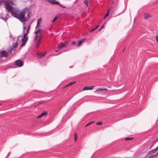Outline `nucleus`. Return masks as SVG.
I'll return each instance as SVG.
<instances>
[{"mask_svg":"<svg viewBox=\"0 0 158 158\" xmlns=\"http://www.w3.org/2000/svg\"><path fill=\"white\" fill-rule=\"evenodd\" d=\"M30 27V26L29 25L27 29V32L24 33L23 35V34H21L20 35L18 36L16 38L14 37H12V39L13 40H15V39H16L17 40H27L28 38L27 37H26V36H27Z\"/></svg>","mask_w":158,"mask_h":158,"instance_id":"nucleus-2","label":"nucleus"},{"mask_svg":"<svg viewBox=\"0 0 158 158\" xmlns=\"http://www.w3.org/2000/svg\"><path fill=\"white\" fill-rule=\"evenodd\" d=\"M71 44H72V45H75L76 44V43L75 41H72V43Z\"/></svg>","mask_w":158,"mask_h":158,"instance_id":"nucleus-37","label":"nucleus"},{"mask_svg":"<svg viewBox=\"0 0 158 158\" xmlns=\"http://www.w3.org/2000/svg\"><path fill=\"white\" fill-rule=\"evenodd\" d=\"M135 19H134V24H135Z\"/></svg>","mask_w":158,"mask_h":158,"instance_id":"nucleus-47","label":"nucleus"},{"mask_svg":"<svg viewBox=\"0 0 158 158\" xmlns=\"http://www.w3.org/2000/svg\"><path fill=\"white\" fill-rule=\"evenodd\" d=\"M29 9L27 7L24 8L20 12L18 13V16L21 19H24L27 12L29 11Z\"/></svg>","mask_w":158,"mask_h":158,"instance_id":"nucleus-3","label":"nucleus"},{"mask_svg":"<svg viewBox=\"0 0 158 158\" xmlns=\"http://www.w3.org/2000/svg\"><path fill=\"white\" fill-rule=\"evenodd\" d=\"M47 114V113L46 112H42L41 114L42 116H45Z\"/></svg>","mask_w":158,"mask_h":158,"instance_id":"nucleus-24","label":"nucleus"},{"mask_svg":"<svg viewBox=\"0 0 158 158\" xmlns=\"http://www.w3.org/2000/svg\"><path fill=\"white\" fill-rule=\"evenodd\" d=\"M156 40H158V36L157 35H156L155 36Z\"/></svg>","mask_w":158,"mask_h":158,"instance_id":"nucleus-39","label":"nucleus"},{"mask_svg":"<svg viewBox=\"0 0 158 158\" xmlns=\"http://www.w3.org/2000/svg\"><path fill=\"white\" fill-rule=\"evenodd\" d=\"M155 149L156 151L158 150V146L155 148Z\"/></svg>","mask_w":158,"mask_h":158,"instance_id":"nucleus-43","label":"nucleus"},{"mask_svg":"<svg viewBox=\"0 0 158 158\" xmlns=\"http://www.w3.org/2000/svg\"><path fill=\"white\" fill-rule=\"evenodd\" d=\"M37 38V35L35 36V40H36Z\"/></svg>","mask_w":158,"mask_h":158,"instance_id":"nucleus-41","label":"nucleus"},{"mask_svg":"<svg viewBox=\"0 0 158 158\" xmlns=\"http://www.w3.org/2000/svg\"><path fill=\"white\" fill-rule=\"evenodd\" d=\"M85 40H80L78 44L77 45V46H79L81 45L82 43Z\"/></svg>","mask_w":158,"mask_h":158,"instance_id":"nucleus-19","label":"nucleus"},{"mask_svg":"<svg viewBox=\"0 0 158 158\" xmlns=\"http://www.w3.org/2000/svg\"><path fill=\"white\" fill-rule=\"evenodd\" d=\"M42 117V116L41 115V114H40V115H39V116H38L37 117V118H41V117Z\"/></svg>","mask_w":158,"mask_h":158,"instance_id":"nucleus-38","label":"nucleus"},{"mask_svg":"<svg viewBox=\"0 0 158 158\" xmlns=\"http://www.w3.org/2000/svg\"><path fill=\"white\" fill-rule=\"evenodd\" d=\"M112 7H111V8H109V9H108V10L107 13L105 15L106 17H107V16H108L109 15V14L110 10L111 9H112Z\"/></svg>","mask_w":158,"mask_h":158,"instance_id":"nucleus-20","label":"nucleus"},{"mask_svg":"<svg viewBox=\"0 0 158 158\" xmlns=\"http://www.w3.org/2000/svg\"><path fill=\"white\" fill-rule=\"evenodd\" d=\"M156 41L157 43H158V40H156Z\"/></svg>","mask_w":158,"mask_h":158,"instance_id":"nucleus-55","label":"nucleus"},{"mask_svg":"<svg viewBox=\"0 0 158 158\" xmlns=\"http://www.w3.org/2000/svg\"><path fill=\"white\" fill-rule=\"evenodd\" d=\"M48 2L53 4H60V3L55 0H49Z\"/></svg>","mask_w":158,"mask_h":158,"instance_id":"nucleus-8","label":"nucleus"},{"mask_svg":"<svg viewBox=\"0 0 158 158\" xmlns=\"http://www.w3.org/2000/svg\"><path fill=\"white\" fill-rule=\"evenodd\" d=\"M29 13L28 14V15H27V16H28V17L30 16L29 15Z\"/></svg>","mask_w":158,"mask_h":158,"instance_id":"nucleus-46","label":"nucleus"},{"mask_svg":"<svg viewBox=\"0 0 158 158\" xmlns=\"http://www.w3.org/2000/svg\"><path fill=\"white\" fill-rule=\"evenodd\" d=\"M10 2L12 5L15 6L16 5V0H11Z\"/></svg>","mask_w":158,"mask_h":158,"instance_id":"nucleus-18","label":"nucleus"},{"mask_svg":"<svg viewBox=\"0 0 158 158\" xmlns=\"http://www.w3.org/2000/svg\"><path fill=\"white\" fill-rule=\"evenodd\" d=\"M67 45V42H65L63 43H62L58 47V49H60L66 47Z\"/></svg>","mask_w":158,"mask_h":158,"instance_id":"nucleus-6","label":"nucleus"},{"mask_svg":"<svg viewBox=\"0 0 158 158\" xmlns=\"http://www.w3.org/2000/svg\"><path fill=\"white\" fill-rule=\"evenodd\" d=\"M8 51L10 53H13L14 52V51L13 48L10 47L9 48V49L8 50Z\"/></svg>","mask_w":158,"mask_h":158,"instance_id":"nucleus-15","label":"nucleus"},{"mask_svg":"<svg viewBox=\"0 0 158 158\" xmlns=\"http://www.w3.org/2000/svg\"><path fill=\"white\" fill-rule=\"evenodd\" d=\"M143 16L145 19H146L151 17L150 15L149 14L146 13L144 14Z\"/></svg>","mask_w":158,"mask_h":158,"instance_id":"nucleus-12","label":"nucleus"},{"mask_svg":"<svg viewBox=\"0 0 158 158\" xmlns=\"http://www.w3.org/2000/svg\"><path fill=\"white\" fill-rule=\"evenodd\" d=\"M104 25H102V26L101 27V28H100V29L98 31H100V30H101L102 29V28H104Z\"/></svg>","mask_w":158,"mask_h":158,"instance_id":"nucleus-35","label":"nucleus"},{"mask_svg":"<svg viewBox=\"0 0 158 158\" xmlns=\"http://www.w3.org/2000/svg\"><path fill=\"white\" fill-rule=\"evenodd\" d=\"M17 19H19L22 23H23V24L24 25L25 23L26 22L25 20V19H21L20 18H19V17H18V18H17Z\"/></svg>","mask_w":158,"mask_h":158,"instance_id":"nucleus-13","label":"nucleus"},{"mask_svg":"<svg viewBox=\"0 0 158 158\" xmlns=\"http://www.w3.org/2000/svg\"><path fill=\"white\" fill-rule=\"evenodd\" d=\"M42 22V18H40L37 21V25L36 27V28H37L40 25V23Z\"/></svg>","mask_w":158,"mask_h":158,"instance_id":"nucleus-10","label":"nucleus"},{"mask_svg":"<svg viewBox=\"0 0 158 158\" xmlns=\"http://www.w3.org/2000/svg\"><path fill=\"white\" fill-rule=\"evenodd\" d=\"M158 155V152L157 154H155V155H156V156Z\"/></svg>","mask_w":158,"mask_h":158,"instance_id":"nucleus-45","label":"nucleus"},{"mask_svg":"<svg viewBox=\"0 0 158 158\" xmlns=\"http://www.w3.org/2000/svg\"><path fill=\"white\" fill-rule=\"evenodd\" d=\"M25 27L24 26L23 27V30H25Z\"/></svg>","mask_w":158,"mask_h":158,"instance_id":"nucleus-48","label":"nucleus"},{"mask_svg":"<svg viewBox=\"0 0 158 158\" xmlns=\"http://www.w3.org/2000/svg\"><path fill=\"white\" fill-rule=\"evenodd\" d=\"M86 5H88V1L87 0H85L84 1Z\"/></svg>","mask_w":158,"mask_h":158,"instance_id":"nucleus-34","label":"nucleus"},{"mask_svg":"<svg viewBox=\"0 0 158 158\" xmlns=\"http://www.w3.org/2000/svg\"><path fill=\"white\" fill-rule=\"evenodd\" d=\"M46 53L44 54H41L39 52H37V56L38 58H40L43 57L44 56H45L46 55Z\"/></svg>","mask_w":158,"mask_h":158,"instance_id":"nucleus-9","label":"nucleus"},{"mask_svg":"<svg viewBox=\"0 0 158 158\" xmlns=\"http://www.w3.org/2000/svg\"><path fill=\"white\" fill-rule=\"evenodd\" d=\"M102 122H98L96 124L97 125H101L102 124Z\"/></svg>","mask_w":158,"mask_h":158,"instance_id":"nucleus-29","label":"nucleus"},{"mask_svg":"<svg viewBox=\"0 0 158 158\" xmlns=\"http://www.w3.org/2000/svg\"><path fill=\"white\" fill-rule=\"evenodd\" d=\"M73 67V66H70L69 67V68H72Z\"/></svg>","mask_w":158,"mask_h":158,"instance_id":"nucleus-51","label":"nucleus"},{"mask_svg":"<svg viewBox=\"0 0 158 158\" xmlns=\"http://www.w3.org/2000/svg\"><path fill=\"white\" fill-rule=\"evenodd\" d=\"M90 87L89 86H86L84 87V88L83 89V90H88L89 89V87Z\"/></svg>","mask_w":158,"mask_h":158,"instance_id":"nucleus-22","label":"nucleus"},{"mask_svg":"<svg viewBox=\"0 0 158 158\" xmlns=\"http://www.w3.org/2000/svg\"><path fill=\"white\" fill-rule=\"evenodd\" d=\"M0 54L2 57H6L8 56V54L5 51L3 50L1 52Z\"/></svg>","mask_w":158,"mask_h":158,"instance_id":"nucleus-7","label":"nucleus"},{"mask_svg":"<svg viewBox=\"0 0 158 158\" xmlns=\"http://www.w3.org/2000/svg\"><path fill=\"white\" fill-rule=\"evenodd\" d=\"M74 136H75V139H74V140L75 141H76L77 140V135L76 133H75L74 134Z\"/></svg>","mask_w":158,"mask_h":158,"instance_id":"nucleus-30","label":"nucleus"},{"mask_svg":"<svg viewBox=\"0 0 158 158\" xmlns=\"http://www.w3.org/2000/svg\"><path fill=\"white\" fill-rule=\"evenodd\" d=\"M107 17H106L105 16L103 18V19H105Z\"/></svg>","mask_w":158,"mask_h":158,"instance_id":"nucleus-44","label":"nucleus"},{"mask_svg":"<svg viewBox=\"0 0 158 158\" xmlns=\"http://www.w3.org/2000/svg\"><path fill=\"white\" fill-rule=\"evenodd\" d=\"M107 89L106 88H98L96 89L95 91V93H97L99 91H107Z\"/></svg>","mask_w":158,"mask_h":158,"instance_id":"nucleus-11","label":"nucleus"},{"mask_svg":"<svg viewBox=\"0 0 158 158\" xmlns=\"http://www.w3.org/2000/svg\"><path fill=\"white\" fill-rule=\"evenodd\" d=\"M58 51V50H56L55 51V52H57Z\"/></svg>","mask_w":158,"mask_h":158,"instance_id":"nucleus-53","label":"nucleus"},{"mask_svg":"<svg viewBox=\"0 0 158 158\" xmlns=\"http://www.w3.org/2000/svg\"><path fill=\"white\" fill-rule=\"evenodd\" d=\"M22 42V44H21V47H23L24 45H25V44L27 42V40H21Z\"/></svg>","mask_w":158,"mask_h":158,"instance_id":"nucleus-16","label":"nucleus"},{"mask_svg":"<svg viewBox=\"0 0 158 158\" xmlns=\"http://www.w3.org/2000/svg\"><path fill=\"white\" fill-rule=\"evenodd\" d=\"M156 151V150L155 148L152 150L149 151V152L148 153V154H152L154 153Z\"/></svg>","mask_w":158,"mask_h":158,"instance_id":"nucleus-14","label":"nucleus"},{"mask_svg":"<svg viewBox=\"0 0 158 158\" xmlns=\"http://www.w3.org/2000/svg\"><path fill=\"white\" fill-rule=\"evenodd\" d=\"M10 152H9L7 154V156H8L10 155Z\"/></svg>","mask_w":158,"mask_h":158,"instance_id":"nucleus-42","label":"nucleus"},{"mask_svg":"<svg viewBox=\"0 0 158 158\" xmlns=\"http://www.w3.org/2000/svg\"><path fill=\"white\" fill-rule=\"evenodd\" d=\"M42 32V30L40 29H39L37 30L35 32V34L40 33V35Z\"/></svg>","mask_w":158,"mask_h":158,"instance_id":"nucleus-17","label":"nucleus"},{"mask_svg":"<svg viewBox=\"0 0 158 158\" xmlns=\"http://www.w3.org/2000/svg\"><path fill=\"white\" fill-rule=\"evenodd\" d=\"M68 86H69V85H66V86H65V87H67Z\"/></svg>","mask_w":158,"mask_h":158,"instance_id":"nucleus-52","label":"nucleus"},{"mask_svg":"<svg viewBox=\"0 0 158 158\" xmlns=\"http://www.w3.org/2000/svg\"><path fill=\"white\" fill-rule=\"evenodd\" d=\"M94 122L93 121H92V122H90L89 123L87 124L85 126V127H86L88 126L89 125L92 124Z\"/></svg>","mask_w":158,"mask_h":158,"instance_id":"nucleus-27","label":"nucleus"},{"mask_svg":"<svg viewBox=\"0 0 158 158\" xmlns=\"http://www.w3.org/2000/svg\"><path fill=\"white\" fill-rule=\"evenodd\" d=\"M2 20H4V21H6V19H4V18H2Z\"/></svg>","mask_w":158,"mask_h":158,"instance_id":"nucleus-40","label":"nucleus"},{"mask_svg":"<svg viewBox=\"0 0 158 158\" xmlns=\"http://www.w3.org/2000/svg\"><path fill=\"white\" fill-rule=\"evenodd\" d=\"M10 37H11V35H10ZM11 36H12V35H11Z\"/></svg>","mask_w":158,"mask_h":158,"instance_id":"nucleus-57","label":"nucleus"},{"mask_svg":"<svg viewBox=\"0 0 158 158\" xmlns=\"http://www.w3.org/2000/svg\"><path fill=\"white\" fill-rule=\"evenodd\" d=\"M99 27V26H97L96 27H95L92 29L90 31V32H93V31H94L96 29H97Z\"/></svg>","mask_w":158,"mask_h":158,"instance_id":"nucleus-25","label":"nucleus"},{"mask_svg":"<svg viewBox=\"0 0 158 158\" xmlns=\"http://www.w3.org/2000/svg\"><path fill=\"white\" fill-rule=\"evenodd\" d=\"M75 82H76V81L70 82L68 84V85H72V84L75 83Z\"/></svg>","mask_w":158,"mask_h":158,"instance_id":"nucleus-32","label":"nucleus"},{"mask_svg":"<svg viewBox=\"0 0 158 158\" xmlns=\"http://www.w3.org/2000/svg\"><path fill=\"white\" fill-rule=\"evenodd\" d=\"M83 40H85V38H84V39H83Z\"/></svg>","mask_w":158,"mask_h":158,"instance_id":"nucleus-56","label":"nucleus"},{"mask_svg":"<svg viewBox=\"0 0 158 158\" xmlns=\"http://www.w3.org/2000/svg\"><path fill=\"white\" fill-rule=\"evenodd\" d=\"M18 46V44L17 42H15L13 45V48H16Z\"/></svg>","mask_w":158,"mask_h":158,"instance_id":"nucleus-21","label":"nucleus"},{"mask_svg":"<svg viewBox=\"0 0 158 158\" xmlns=\"http://www.w3.org/2000/svg\"><path fill=\"white\" fill-rule=\"evenodd\" d=\"M118 0H114L113 4H114L116 5H118Z\"/></svg>","mask_w":158,"mask_h":158,"instance_id":"nucleus-23","label":"nucleus"},{"mask_svg":"<svg viewBox=\"0 0 158 158\" xmlns=\"http://www.w3.org/2000/svg\"><path fill=\"white\" fill-rule=\"evenodd\" d=\"M5 7L7 10V12L10 13L12 16L16 18H18V15L19 12V10L18 8L13 7L7 2L5 3Z\"/></svg>","mask_w":158,"mask_h":158,"instance_id":"nucleus-1","label":"nucleus"},{"mask_svg":"<svg viewBox=\"0 0 158 158\" xmlns=\"http://www.w3.org/2000/svg\"><path fill=\"white\" fill-rule=\"evenodd\" d=\"M15 64L16 67L15 68L19 67L23 65V63L21 60L18 59L15 61Z\"/></svg>","mask_w":158,"mask_h":158,"instance_id":"nucleus-4","label":"nucleus"},{"mask_svg":"<svg viewBox=\"0 0 158 158\" xmlns=\"http://www.w3.org/2000/svg\"><path fill=\"white\" fill-rule=\"evenodd\" d=\"M94 86H92L91 87H89V90H92L93 89Z\"/></svg>","mask_w":158,"mask_h":158,"instance_id":"nucleus-36","label":"nucleus"},{"mask_svg":"<svg viewBox=\"0 0 158 158\" xmlns=\"http://www.w3.org/2000/svg\"><path fill=\"white\" fill-rule=\"evenodd\" d=\"M156 156V155H151L149 156V158H152L155 156Z\"/></svg>","mask_w":158,"mask_h":158,"instance_id":"nucleus-33","label":"nucleus"},{"mask_svg":"<svg viewBox=\"0 0 158 158\" xmlns=\"http://www.w3.org/2000/svg\"><path fill=\"white\" fill-rule=\"evenodd\" d=\"M133 139V138H130L128 137L126 138H125V140H131Z\"/></svg>","mask_w":158,"mask_h":158,"instance_id":"nucleus-26","label":"nucleus"},{"mask_svg":"<svg viewBox=\"0 0 158 158\" xmlns=\"http://www.w3.org/2000/svg\"><path fill=\"white\" fill-rule=\"evenodd\" d=\"M58 18V17H55L53 19V21H52V23H53L54 22L55 20Z\"/></svg>","mask_w":158,"mask_h":158,"instance_id":"nucleus-28","label":"nucleus"},{"mask_svg":"<svg viewBox=\"0 0 158 158\" xmlns=\"http://www.w3.org/2000/svg\"><path fill=\"white\" fill-rule=\"evenodd\" d=\"M45 1H49V0H44Z\"/></svg>","mask_w":158,"mask_h":158,"instance_id":"nucleus-50","label":"nucleus"},{"mask_svg":"<svg viewBox=\"0 0 158 158\" xmlns=\"http://www.w3.org/2000/svg\"><path fill=\"white\" fill-rule=\"evenodd\" d=\"M58 5H59L60 6L64 8H66V6H63V5L60 4H60H58Z\"/></svg>","mask_w":158,"mask_h":158,"instance_id":"nucleus-31","label":"nucleus"},{"mask_svg":"<svg viewBox=\"0 0 158 158\" xmlns=\"http://www.w3.org/2000/svg\"><path fill=\"white\" fill-rule=\"evenodd\" d=\"M62 52H61L60 53H59V54H57V55H59V54H60L61 53H62Z\"/></svg>","mask_w":158,"mask_h":158,"instance_id":"nucleus-49","label":"nucleus"},{"mask_svg":"<svg viewBox=\"0 0 158 158\" xmlns=\"http://www.w3.org/2000/svg\"><path fill=\"white\" fill-rule=\"evenodd\" d=\"M40 40H34L33 42L34 46L36 48L39 47Z\"/></svg>","mask_w":158,"mask_h":158,"instance_id":"nucleus-5","label":"nucleus"},{"mask_svg":"<svg viewBox=\"0 0 158 158\" xmlns=\"http://www.w3.org/2000/svg\"><path fill=\"white\" fill-rule=\"evenodd\" d=\"M38 40H41V38H39V39H38Z\"/></svg>","mask_w":158,"mask_h":158,"instance_id":"nucleus-54","label":"nucleus"}]
</instances>
